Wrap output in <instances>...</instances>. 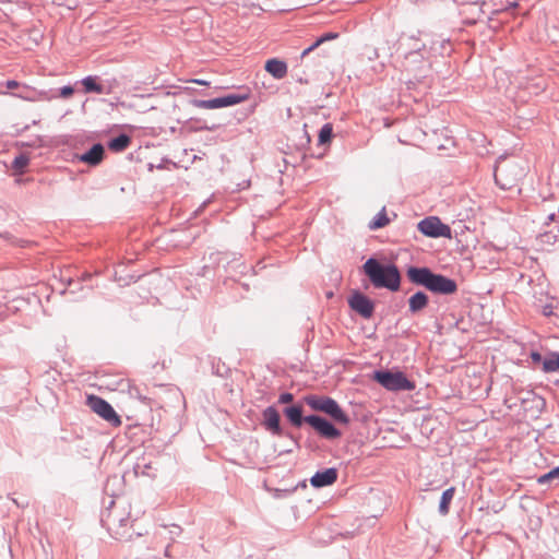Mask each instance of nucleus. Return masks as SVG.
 Wrapping results in <instances>:
<instances>
[{"mask_svg":"<svg viewBox=\"0 0 559 559\" xmlns=\"http://www.w3.org/2000/svg\"><path fill=\"white\" fill-rule=\"evenodd\" d=\"M364 272L374 287H384L392 292L400 288L401 275L393 264L382 265L376 259H368L364 264Z\"/></svg>","mask_w":559,"mask_h":559,"instance_id":"obj_2","label":"nucleus"},{"mask_svg":"<svg viewBox=\"0 0 559 559\" xmlns=\"http://www.w3.org/2000/svg\"><path fill=\"white\" fill-rule=\"evenodd\" d=\"M82 85L84 86V91L86 93H97V94H102L104 93V87L103 85L98 84L96 82V79L93 78V76H86L82 80Z\"/></svg>","mask_w":559,"mask_h":559,"instance_id":"obj_20","label":"nucleus"},{"mask_svg":"<svg viewBox=\"0 0 559 559\" xmlns=\"http://www.w3.org/2000/svg\"><path fill=\"white\" fill-rule=\"evenodd\" d=\"M284 414L288 418V420L296 427L301 426L302 421H305V418H302L301 406L287 407L284 411Z\"/></svg>","mask_w":559,"mask_h":559,"instance_id":"obj_16","label":"nucleus"},{"mask_svg":"<svg viewBox=\"0 0 559 559\" xmlns=\"http://www.w3.org/2000/svg\"><path fill=\"white\" fill-rule=\"evenodd\" d=\"M117 523H119V526H127L129 524V516L127 518H119L116 512H111L108 515V525L109 530H111L116 535H120V532L118 528H115Z\"/></svg>","mask_w":559,"mask_h":559,"instance_id":"obj_19","label":"nucleus"},{"mask_svg":"<svg viewBox=\"0 0 559 559\" xmlns=\"http://www.w3.org/2000/svg\"><path fill=\"white\" fill-rule=\"evenodd\" d=\"M193 83L195 84H199V85H204V86H207L210 83L207 81H204V80H192Z\"/></svg>","mask_w":559,"mask_h":559,"instance_id":"obj_32","label":"nucleus"},{"mask_svg":"<svg viewBox=\"0 0 559 559\" xmlns=\"http://www.w3.org/2000/svg\"><path fill=\"white\" fill-rule=\"evenodd\" d=\"M428 305V296L423 292H417L408 299L409 311L412 313L419 312Z\"/></svg>","mask_w":559,"mask_h":559,"instance_id":"obj_14","label":"nucleus"},{"mask_svg":"<svg viewBox=\"0 0 559 559\" xmlns=\"http://www.w3.org/2000/svg\"><path fill=\"white\" fill-rule=\"evenodd\" d=\"M88 407L114 427L121 425V418L112 406L104 399L96 395H88L86 400Z\"/></svg>","mask_w":559,"mask_h":559,"instance_id":"obj_5","label":"nucleus"},{"mask_svg":"<svg viewBox=\"0 0 559 559\" xmlns=\"http://www.w3.org/2000/svg\"><path fill=\"white\" fill-rule=\"evenodd\" d=\"M479 0H475V3H477Z\"/></svg>","mask_w":559,"mask_h":559,"instance_id":"obj_33","label":"nucleus"},{"mask_svg":"<svg viewBox=\"0 0 559 559\" xmlns=\"http://www.w3.org/2000/svg\"><path fill=\"white\" fill-rule=\"evenodd\" d=\"M131 140L128 135L126 134H121L115 139H112L108 146L111 151H115V152H121V151H124L129 144H130Z\"/></svg>","mask_w":559,"mask_h":559,"instance_id":"obj_18","label":"nucleus"},{"mask_svg":"<svg viewBox=\"0 0 559 559\" xmlns=\"http://www.w3.org/2000/svg\"><path fill=\"white\" fill-rule=\"evenodd\" d=\"M337 479L336 468H326L322 472H317L311 478L310 484L316 488L333 485Z\"/></svg>","mask_w":559,"mask_h":559,"instance_id":"obj_10","label":"nucleus"},{"mask_svg":"<svg viewBox=\"0 0 559 559\" xmlns=\"http://www.w3.org/2000/svg\"><path fill=\"white\" fill-rule=\"evenodd\" d=\"M29 163V158L27 155L25 154H20L19 156H16L12 163V167L19 171V173H23L24 169L27 167Z\"/></svg>","mask_w":559,"mask_h":559,"instance_id":"obj_24","label":"nucleus"},{"mask_svg":"<svg viewBox=\"0 0 559 559\" xmlns=\"http://www.w3.org/2000/svg\"><path fill=\"white\" fill-rule=\"evenodd\" d=\"M248 98L249 94H230L224 97H218L209 100H197L195 105L197 107L203 109H216L240 104L242 102H246Z\"/></svg>","mask_w":559,"mask_h":559,"instance_id":"obj_7","label":"nucleus"},{"mask_svg":"<svg viewBox=\"0 0 559 559\" xmlns=\"http://www.w3.org/2000/svg\"><path fill=\"white\" fill-rule=\"evenodd\" d=\"M307 403L311 408L330 415L338 423H348V416L343 412L336 401L331 397L310 396L307 397Z\"/></svg>","mask_w":559,"mask_h":559,"instance_id":"obj_4","label":"nucleus"},{"mask_svg":"<svg viewBox=\"0 0 559 559\" xmlns=\"http://www.w3.org/2000/svg\"><path fill=\"white\" fill-rule=\"evenodd\" d=\"M455 493V487H450L443 491L439 504V511L441 514L445 515L449 513L451 501Z\"/></svg>","mask_w":559,"mask_h":559,"instance_id":"obj_17","label":"nucleus"},{"mask_svg":"<svg viewBox=\"0 0 559 559\" xmlns=\"http://www.w3.org/2000/svg\"><path fill=\"white\" fill-rule=\"evenodd\" d=\"M294 400V396L292 393H283L280 395L278 402L282 404L290 403Z\"/></svg>","mask_w":559,"mask_h":559,"instance_id":"obj_28","label":"nucleus"},{"mask_svg":"<svg viewBox=\"0 0 559 559\" xmlns=\"http://www.w3.org/2000/svg\"><path fill=\"white\" fill-rule=\"evenodd\" d=\"M305 423L309 424L320 436L326 439H336L341 432L326 419L311 415L305 417Z\"/></svg>","mask_w":559,"mask_h":559,"instance_id":"obj_8","label":"nucleus"},{"mask_svg":"<svg viewBox=\"0 0 559 559\" xmlns=\"http://www.w3.org/2000/svg\"><path fill=\"white\" fill-rule=\"evenodd\" d=\"M349 306L353 310L358 312L364 318L368 319L373 313V304L372 301L364 296L362 294H355L349 299Z\"/></svg>","mask_w":559,"mask_h":559,"instance_id":"obj_9","label":"nucleus"},{"mask_svg":"<svg viewBox=\"0 0 559 559\" xmlns=\"http://www.w3.org/2000/svg\"><path fill=\"white\" fill-rule=\"evenodd\" d=\"M332 126L330 123L324 124L319 133V143L325 144L331 141L332 138Z\"/></svg>","mask_w":559,"mask_h":559,"instance_id":"obj_25","label":"nucleus"},{"mask_svg":"<svg viewBox=\"0 0 559 559\" xmlns=\"http://www.w3.org/2000/svg\"><path fill=\"white\" fill-rule=\"evenodd\" d=\"M17 86H19V82H16V81L11 80V81L7 82V87L10 90L16 88Z\"/></svg>","mask_w":559,"mask_h":559,"instance_id":"obj_29","label":"nucleus"},{"mask_svg":"<svg viewBox=\"0 0 559 559\" xmlns=\"http://www.w3.org/2000/svg\"><path fill=\"white\" fill-rule=\"evenodd\" d=\"M554 479H555V477L552 475H550V472H548L547 474H544L540 477H538L537 481H538V484L544 485L546 483H550Z\"/></svg>","mask_w":559,"mask_h":559,"instance_id":"obj_27","label":"nucleus"},{"mask_svg":"<svg viewBox=\"0 0 559 559\" xmlns=\"http://www.w3.org/2000/svg\"><path fill=\"white\" fill-rule=\"evenodd\" d=\"M531 357L534 361H540L542 360V355L539 353H536V352H533L531 354Z\"/></svg>","mask_w":559,"mask_h":559,"instance_id":"obj_30","label":"nucleus"},{"mask_svg":"<svg viewBox=\"0 0 559 559\" xmlns=\"http://www.w3.org/2000/svg\"><path fill=\"white\" fill-rule=\"evenodd\" d=\"M418 229L421 234L428 237H450L451 229L448 225L443 224L438 217H427L418 223Z\"/></svg>","mask_w":559,"mask_h":559,"instance_id":"obj_6","label":"nucleus"},{"mask_svg":"<svg viewBox=\"0 0 559 559\" xmlns=\"http://www.w3.org/2000/svg\"><path fill=\"white\" fill-rule=\"evenodd\" d=\"M74 90L71 86H63L60 90V96L62 98H69L73 95Z\"/></svg>","mask_w":559,"mask_h":559,"instance_id":"obj_26","label":"nucleus"},{"mask_svg":"<svg viewBox=\"0 0 559 559\" xmlns=\"http://www.w3.org/2000/svg\"><path fill=\"white\" fill-rule=\"evenodd\" d=\"M372 379L388 391H413L416 388L415 382L400 370H378Z\"/></svg>","mask_w":559,"mask_h":559,"instance_id":"obj_3","label":"nucleus"},{"mask_svg":"<svg viewBox=\"0 0 559 559\" xmlns=\"http://www.w3.org/2000/svg\"><path fill=\"white\" fill-rule=\"evenodd\" d=\"M263 419L266 429L272 431L274 435L281 433L280 415L274 407H267L263 412Z\"/></svg>","mask_w":559,"mask_h":559,"instance_id":"obj_13","label":"nucleus"},{"mask_svg":"<svg viewBox=\"0 0 559 559\" xmlns=\"http://www.w3.org/2000/svg\"><path fill=\"white\" fill-rule=\"evenodd\" d=\"M265 71L271 74L274 79L281 80L287 75V63L277 58L269 59L264 66Z\"/></svg>","mask_w":559,"mask_h":559,"instance_id":"obj_11","label":"nucleus"},{"mask_svg":"<svg viewBox=\"0 0 559 559\" xmlns=\"http://www.w3.org/2000/svg\"><path fill=\"white\" fill-rule=\"evenodd\" d=\"M550 475L555 477V479H559V466L555 467L550 471Z\"/></svg>","mask_w":559,"mask_h":559,"instance_id":"obj_31","label":"nucleus"},{"mask_svg":"<svg viewBox=\"0 0 559 559\" xmlns=\"http://www.w3.org/2000/svg\"><path fill=\"white\" fill-rule=\"evenodd\" d=\"M407 276L412 283L421 285L432 293L450 295L457 290L453 280L435 274L427 267H409Z\"/></svg>","mask_w":559,"mask_h":559,"instance_id":"obj_1","label":"nucleus"},{"mask_svg":"<svg viewBox=\"0 0 559 559\" xmlns=\"http://www.w3.org/2000/svg\"><path fill=\"white\" fill-rule=\"evenodd\" d=\"M495 180L501 188L507 189L512 187V185L516 181V176L512 178L507 177V167L503 165H498L495 169Z\"/></svg>","mask_w":559,"mask_h":559,"instance_id":"obj_15","label":"nucleus"},{"mask_svg":"<svg viewBox=\"0 0 559 559\" xmlns=\"http://www.w3.org/2000/svg\"><path fill=\"white\" fill-rule=\"evenodd\" d=\"M104 153L105 150L102 144H94L90 151L80 156V160L96 166L103 160Z\"/></svg>","mask_w":559,"mask_h":559,"instance_id":"obj_12","label":"nucleus"},{"mask_svg":"<svg viewBox=\"0 0 559 559\" xmlns=\"http://www.w3.org/2000/svg\"><path fill=\"white\" fill-rule=\"evenodd\" d=\"M337 37L336 33H326L319 39H317L310 47L305 49L301 53V58H305L307 55H309L311 51H313L316 48H318L321 44H323L326 40L335 39Z\"/></svg>","mask_w":559,"mask_h":559,"instance_id":"obj_22","label":"nucleus"},{"mask_svg":"<svg viewBox=\"0 0 559 559\" xmlns=\"http://www.w3.org/2000/svg\"><path fill=\"white\" fill-rule=\"evenodd\" d=\"M543 369L547 372L559 370V355L554 354L544 360Z\"/></svg>","mask_w":559,"mask_h":559,"instance_id":"obj_23","label":"nucleus"},{"mask_svg":"<svg viewBox=\"0 0 559 559\" xmlns=\"http://www.w3.org/2000/svg\"><path fill=\"white\" fill-rule=\"evenodd\" d=\"M389 223H390V219L386 215L385 209H382V211H380L376 215V217L369 223V228L371 230H376V229L386 226Z\"/></svg>","mask_w":559,"mask_h":559,"instance_id":"obj_21","label":"nucleus"}]
</instances>
